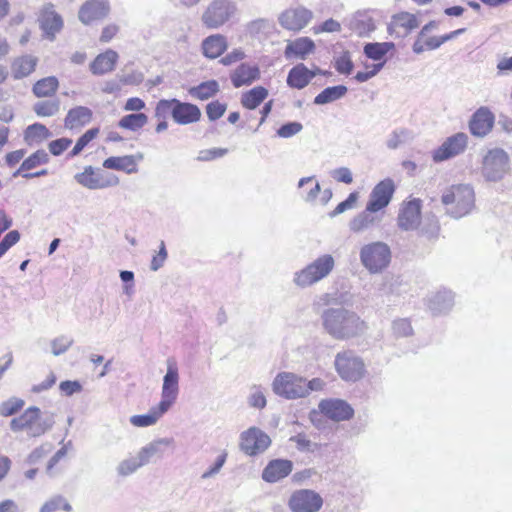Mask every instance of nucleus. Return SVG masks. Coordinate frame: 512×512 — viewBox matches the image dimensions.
<instances>
[{
	"mask_svg": "<svg viewBox=\"0 0 512 512\" xmlns=\"http://www.w3.org/2000/svg\"><path fill=\"white\" fill-rule=\"evenodd\" d=\"M422 201L414 198L404 203L400 214L398 224H419L421 220Z\"/></svg>",
	"mask_w": 512,
	"mask_h": 512,
	"instance_id": "nucleus-31",
	"label": "nucleus"
},
{
	"mask_svg": "<svg viewBox=\"0 0 512 512\" xmlns=\"http://www.w3.org/2000/svg\"><path fill=\"white\" fill-rule=\"evenodd\" d=\"M318 408L322 414L336 422L349 420L354 415V409L342 399L322 400Z\"/></svg>",
	"mask_w": 512,
	"mask_h": 512,
	"instance_id": "nucleus-16",
	"label": "nucleus"
},
{
	"mask_svg": "<svg viewBox=\"0 0 512 512\" xmlns=\"http://www.w3.org/2000/svg\"><path fill=\"white\" fill-rule=\"evenodd\" d=\"M59 388L61 392L64 393L66 396H71L75 393L81 392L82 385L77 380H65L60 383Z\"/></svg>",
	"mask_w": 512,
	"mask_h": 512,
	"instance_id": "nucleus-64",
	"label": "nucleus"
},
{
	"mask_svg": "<svg viewBox=\"0 0 512 512\" xmlns=\"http://www.w3.org/2000/svg\"><path fill=\"white\" fill-rule=\"evenodd\" d=\"M315 43L309 37H299L287 42L284 56L286 59L305 60L315 51Z\"/></svg>",
	"mask_w": 512,
	"mask_h": 512,
	"instance_id": "nucleus-22",
	"label": "nucleus"
},
{
	"mask_svg": "<svg viewBox=\"0 0 512 512\" xmlns=\"http://www.w3.org/2000/svg\"><path fill=\"white\" fill-rule=\"evenodd\" d=\"M219 91V84L216 80L202 82L199 85L189 89V94L200 100H207L213 97Z\"/></svg>",
	"mask_w": 512,
	"mask_h": 512,
	"instance_id": "nucleus-40",
	"label": "nucleus"
},
{
	"mask_svg": "<svg viewBox=\"0 0 512 512\" xmlns=\"http://www.w3.org/2000/svg\"><path fill=\"white\" fill-rule=\"evenodd\" d=\"M38 21L44 35L50 40H53L63 27L62 17L56 12L52 3L42 7Z\"/></svg>",
	"mask_w": 512,
	"mask_h": 512,
	"instance_id": "nucleus-17",
	"label": "nucleus"
},
{
	"mask_svg": "<svg viewBox=\"0 0 512 512\" xmlns=\"http://www.w3.org/2000/svg\"><path fill=\"white\" fill-rule=\"evenodd\" d=\"M314 34L320 33H336L341 31V24L332 18L324 21L318 26L312 28Z\"/></svg>",
	"mask_w": 512,
	"mask_h": 512,
	"instance_id": "nucleus-59",
	"label": "nucleus"
},
{
	"mask_svg": "<svg viewBox=\"0 0 512 512\" xmlns=\"http://www.w3.org/2000/svg\"><path fill=\"white\" fill-rule=\"evenodd\" d=\"M174 443L172 438H159L154 440L144 447H142L137 457L140 460V464L145 466L153 461L155 458H162L164 455V449Z\"/></svg>",
	"mask_w": 512,
	"mask_h": 512,
	"instance_id": "nucleus-23",
	"label": "nucleus"
},
{
	"mask_svg": "<svg viewBox=\"0 0 512 512\" xmlns=\"http://www.w3.org/2000/svg\"><path fill=\"white\" fill-rule=\"evenodd\" d=\"M99 134V128L87 130L76 142L73 149L69 152V157L77 156L93 139Z\"/></svg>",
	"mask_w": 512,
	"mask_h": 512,
	"instance_id": "nucleus-50",
	"label": "nucleus"
},
{
	"mask_svg": "<svg viewBox=\"0 0 512 512\" xmlns=\"http://www.w3.org/2000/svg\"><path fill=\"white\" fill-rule=\"evenodd\" d=\"M59 81L54 76L38 80L33 86V93L37 97H50L58 89Z\"/></svg>",
	"mask_w": 512,
	"mask_h": 512,
	"instance_id": "nucleus-41",
	"label": "nucleus"
},
{
	"mask_svg": "<svg viewBox=\"0 0 512 512\" xmlns=\"http://www.w3.org/2000/svg\"><path fill=\"white\" fill-rule=\"evenodd\" d=\"M200 118L201 110L197 105L176 99V105L173 111V120L175 123L188 125L198 122Z\"/></svg>",
	"mask_w": 512,
	"mask_h": 512,
	"instance_id": "nucleus-24",
	"label": "nucleus"
},
{
	"mask_svg": "<svg viewBox=\"0 0 512 512\" xmlns=\"http://www.w3.org/2000/svg\"><path fill=\"white\" fill-rule=\"evenodd\" d=\"M360 262L370 274L383 272L391 262L390 247L384 242H372L360 249Z\"/></svg>",
	"mask_w": 512,
	"mask_h": 512,
	"instance_id": "nucleus-5",
	"label": "nucleus"
},
{
	"mask_svg": "<svg viewBox=\"0 0 512 512\" xmlns=\"http://www.w3.org/2000/svg\"><path fill=\"white\" fill-rule=\"evenodd\" d=\"M509 169V156L500 148H495L486 154L483 159L482 173L488 181H499Z\"/></svg>",
	"mask_w": 512,
	"mask_h": 512,
	"instance_id": "nucleus-9",
	"label": "nucleus"
},
{
	"mask_svg": "<svg viewBox=\"0 0 512 512\" xmlns=\"http://www.w3.org/2000/svg\"><path fill=\"white\" fill-rule=\"evenodd\" d=\"M20 239V233L17 230L8 232L0 241V253L2 256L14 246Z\"/></svg>",
	"mask_w": 512,
	"mask_h": 512,
	"instance_id": "nucleus-61",
	"label": "nucleus"
},
{
	"mask_svg": "<svg viewBox=\"0 0 512 512\" xmlns=\"http://www.w3.org/2000/svg\"><path fill=\"white\" fill-rule=\"evenodd\" d=\"M140 467H143V466H142V464H140V460L136 456L133 458H128V459L122 460L118 464L116 470H117L118 475H120L122 477H127V476L133 474L134 472H136Z\"/></svg>",
	"mask_w": 512,
	"mask_h": 512,
	"instance_id": "nucleus-53",
	"label": "nucleus"
},
{
	"mask_svg": "<svg viewBox=\"0 0 512 512\" xmlns=\"http://www.w3.org/2000/svg\"><path fill=\"white\" fill-rule=\"evenodd\" d=\"M48 162V153L45 150H37L22 162L20 168L13 174V176L16 177L18 175H22L23 171L34 169L39 165L46 164Z\"/></svg>",
	"mask_w": 512,
	"mask_h": 512,
	"instance_id": "nucleus-42",
	"label": "nucleus"
},
{
	"mask_svg": "<svg viewBox=\"0 0 512 512\" xmlns=\"http://www.w3.org/2000/svg\"><path fill=\"white\" fill-rule=\"evenodd\" d=\"M494 115L487 107H480L469 121V129L472 135L486 136L493 128Z\"/></svg>",
	"mask_w": 512,
	"mask_h": 512,
	"instance_id": "nucleus-21",
	"label": "nucleus"
},
{
	"mask_svg": "<svg viewBox=\"0 0 512 512\" xmlns=\"http://www.w3.org/2000/svg\"><path fill=\"white\" fill-rule=\"evenodd\" d=\"M179 395V372L177 363L173 359L167 360V371L163 377L161 400L158 404L161 409H169L175 404Z\"/></svg>",
	"mask_w": 512,
	"mask_h": 512,
	"instance_id": "nucleus-11",
	"label": "nucleus"
},
{
	"mask_svg": "<svg viewBox=\"0 0 512 512\" xmlns=\"http://www.w3.org/2000/svg\"><path fill=\"white\" fill-rule=\"evenodd\" d=\"M334 366L338 375L344 381L356 382L365 373V365L362 359L351 350L337 353Z\"/></svg>",
	"mask_w": 512,
	"mask_h": 512,
	"instance_id": "nucleus-7",
	"label": "nucleus"
},
{
	"mask_svg": "<svg viewBox=\"0 0 512 512\" xmlns=\"http://www.w3.org/2000/svg\"><path fill=\"white\" fill-rule=\"evenodd\" d=\"M267 96L268 90L262 86H257L242 95L241 104L247 109H255Z\"/></svg>",
	"mask_w": 512,
	"mask_h": 512,
	"instance_id": "nucleus-37",
	"label": "nucleus"
},
{
	"mask_svg": "<svg viewBox=\"0 0 512 512\" xmlns=\"http://www.w3.org/2000/svg\"><path fill=\"white\" fill-rule=\"evenodd\" d=\"M118 53L112 49L99 54L90 65V70L94 75H103L114 70L118 61Z\"/></svg>",
	"mask_w": 512,
	"mask_h": 512,
	"instance_id": "nucleus-29",
	"label": "nucleus"
},
{
	"mask_svg": "<svg viewBox=\"0 0 512 512\" xmlns=\"http://www.w3.org/2000/svg\"><path fill=\"white\" fill-rule=\"evenodd\" d=\"M467 143L468 136L462 132L448 137L432 152L433 161L439 163L461 154L466 149Z\"/></svg>",
	"mask_w": 512,
	"mask_h": 512,
	"instance_id": "nucleus-14",
	"label": "nucleus"
},
{
	"mask_svg": "<svg viewBox=\"0 0 512 512\" xmlns=\"http://www.w3.org/2000/svg\"><path fill=\"white\" fill-rule=\"evenodd\" d=\"M37 58L32 55H24L14 59L11 65L13 77L22 79L30 75L36 67Z\"/></svg>",
	"mask_w": 512,
	"mask_h": 512,
	"instance_id": "nucleus-33",
	"label": "nucleus"
},
{
	"mask_svg": "<svg viewBox=\"0 0 512 512\" xmlns=\"http://www.w3.org/2000/svg\"><path fill=\"white\" fill-rule=\"evenodd\" d=\"M202 49L206 57L217 58L226 49V39L222 35L209 36L203 41Z\"/></svg>",
	"mask_w": 512,
	"mask_h": 512,
	"instance_id": "nucleus-35",
	"label": "nucleus"
},
{
	"mask_svg": "<svg viewBox=\"0 0 512 512\" xmlns=\"http://www.w3.org/2000/svg\"><path fill=\"white\" fill-rule=\"evenodd\" d=\"M303 129V126L300 122H288L286 124H283L281 127L277 130V136L280 138H290L294 135L301 132Z\"/></svg>",
	"mask_w": 512,
	"mask_h": 512,
	"instance_id": "nucleus-57",
	"label": "nucleus"
},
{
	"mask_svg": "<svg viewBox=\"0 0 512 512\" xmlns=\"http://www.w3.org/2000/svg\"><path fill=\"white\" fill-rule=\"evenodd\" d=\"M323 330L338 341L350 340L363 335L367 323L353 310L345 307H329L320 314Z\"/></svg>",
	"mask_w": 512,
	"mask_h": 512,
	"instance_id": "nucleus-1",
	"label": "nucleus"
},
{
	"mask_svg": "<svg viewBox=\"0 0 512 512\" xmlns=\"http://www.w3.org/2000/svg\"><path fill=\"white\" fill-rule=\"evenodd\" d=\"M395 45L393 42H375L367 43L364 46L363 52L367 58L373 61H380L384 59L386 54L394 49Z\"/></svg>",
	"mask_w": 512,
	"mask_h": 512,
	"instance_id": "nucleus-36",
	"label": "nucleus"
},
{
	"mask_svg": "<svg viewBox=\"0 0 512 512\" xmlns=\"http://www.w3.org/2000/svg\"><path fill=\"white\" fill-rule=\"evenodd\" d=\"M260 76L258 66L241 64L238 66L233 74L231 75L232 84L238 88L244 85H249L253 81L257 80Z\"/></svg>",
	"mask_w": 512,
	"mask_h": 512,
	"instance_id": "nucleus-30",
	"label": "nucleus"
},
{
	"mask_svg": "<svg viewBox=\"0 0 512 512\" xmlns=\"http://www.w3.org/2000/svg\"><path fill=\"white\" fill-rule=\"evenodd\" d=\"M226 459H227L226 452H223L222 454H220L217 457V459L215 460L214 464L201 475V479H209V478H212L215 475H217L220 472V470L222 469V467L224 466Z\"/></svg>",
	"mask_w": 512,
	"mask_h": 512,
	"instance_id": "nucleus-63",
	"label": "nucleus"
},
{
	"mask_svg": "<svg viewBox=\"0 0 512 512\" xmlns=\"http://www.w3.org/2000/svg\"><path fill=\"white\" fill-rule=\"evenodd\" d=\"M148 122V117L144 113H132L123 116L119 122L118 126L123 129H127L130 131H138L143 128Z\"/></svg>",
	"mask_w": 512,
	"mask_h": 512,
	"instance_id": "nucleus-43",
	"label": "nucleus"
},
{
	"mask_svg": "<svg viewBox=\"0 0 512 512\" xmlns=\"http://www.w3.org/2000/svg\"><path fill=\"white\" fill-rule=\"evenodd\" d=\"M394 192L395 185L390 178H386L376 184L370 192L366 209L362 214L363 219L359 224H369L379 220V213H383V210L389 205Z\"/></svg>",
	"mask_w": 512,
	"mask_h": 512,
	"instance_id": "nucleus-4",
	"label": "nucleus"
},
{
	"mask_svg": "<svg viewBox=\"0 0 512 512\" xmlns=\"http://www.w3.org/2000/svg\"><path fill=\"white\" fill-rule=\"evenodd\" d=\"M60 510L70 512L72 506L63 496L57 495L46 501L41 507L40 512H57Z\"/></svg>",
	"mask_w": 512,
	"mask_h": 512,
	"instance_id": "nucleus-48",
	"label": "nucleus"
},
{
	"mask_svg": "<svg viewBox=\"0 0 512 512\" xmlns=\"http://www.w3.org/2000/svg\"><path fill=\"white\" fill-rule=\"evenodd\" d=\"M168 412L165 408L161 409L158 404L150 408L147 414L133 415L130 417V423L135 427H149L157 423V421Z\"/></svg>",
	"mask_w": 512,
	"mask_h": 512,
	"instance_id": "nucleus-34",
	"label": "nucleus"
},
{
	"mask_svg": "<svg viewBox=\"0 0 512 512\" xmlns=\"http://www.w3.org/2000/svg\"><path fill=\"white\" fill-rule=\"evenodd\" d=\"M316 76V72L308 69L303 63L295 65L288 73L287 84L291 88L303 89Z\"/></svg>",
	"mask_w": 512,
	"mask_h": 512,
	"instance_id": "nucleus-28",
	"label": "nucleus"
},
{
	"mask_svg": "<svg viewBox=\"0 0 512 512\" xmlns=\"http://www.w3.org/2000/svg\"><path fill=\"white\" fill-rule=\"evenodd\" d=\"M464 32H465V29L460 28V29L454 30V31H452L448 34L442 35V36H431V37L426 36L424 38V40L426 42L427 50H435V49L439 48L445 42L454 39L455 37L463 34Z\"/></svg>",
	"mask_w": 512,
	"mask_h": 512,
	"instance_id": "nucleus-47",
	"label": "nucleus"
},
{
	"mask_svg": "<svg viewBox=\"0 0 512 512\" xmlns=\"http://www.w3.org/2000/svg\"><path fill=\"white\" fill-rule=\"evenodd\" d=\"M335 268V259L331 254H323L308 263L293 275L295 286L305 289L327 278Z\"/></svg>",
	"mask_w": 512,
	"mask_h": 512,
	"instance_id": "nucleus-3",
	"label": "nucleus"
},
{
	"mask_svg": "<svg viewBox=\"0 0 512 512\" xmlns=\"http://www.w3.org/2000/svg\"><path fill=\"white\" fill-rule=\"evenodd\" d=\"M72 144V140L69 138H59L49 143V151L54 156L61 155L68 147Z\"/></svg>",
	"mask_w": 512,
	"mask_h": 512,
	"instance_id": "nucleus-62",
	"label": "nucleus"
},
{
	"mask_svg": "<svg viewBox=\"0 0 512 512\" xmlns=\"http://www.w3.org/2000/svg\"><path fill=\"white\" fill-rule=\"evenodd\" d=\"M105 169L124 171L127 174L137 172V164L133 155L113 156L104 160Z\"/></svg>",
	"mask_w": 512,
	"mask_h": 512,
	"instance_id": "nucleus-32",
	"label": "nucleus"
},
{
	"mask_svg": "<svg viewBox=\"0 0 512 512\" xmlns=\"http://www.w3.org/2000/svg\"><path fill=\"white\" fill-rule=\"evenodd\" d=\"M24 405L23 399L11 397L0 404V415L4 417L12 416L19 412Z\"/></svg>",
	"mask_w": 512,
	"mask_h": 512,
	"instance_id": "nucleus-51",
	"label": "nucleus"
},
{
	"mask_svg": "<svg viewBox=\"0 0 512 512\" xmlns=\"http://www.w3.org/2000/svg\"><path fill=\"white\" fill-rule=\"evenodd\" d=\"M358 193L357 192H352L349 194V196L347 197L346 200L342 201L341 203H339L336 208L330 213L331 216H336V215H339L349 209H352L357 200H358Z\"/></svg>",
	"mask_w": 512,
	"mask_h": 512,
	"instance_id": "nucleus-60",
	"label": "nucleus"
},
{
	"mask_svg": "<svg viewBox=\"0 0 512 512\" xmlns=\"http://www.w3.org/2000/svg\"><path fill=\"white\" fill-rule=\"evenodd\" d=\"M419 24L420 22L415 14L400 12L392 16L388 32L397 38H403L416 29Z\"/></svg>",
	"mask_w": 512,
	"mask_h": 512,
	"instance_id": "nucleus-19",
	"label": "nucleus"
},
{
	"mask_svg": "<svg viewBox=\"0 0 512 512\" xmlns=\"http://www.w3.org/2000/svg\"><path fill=\"white\" fill-rule=\"evenodd\" d=\"M40 414L41 411L38 407L30 406L19 416L31 437L45 434L55 424L53 413H45L44 417H40Z\"/></svg>",
	"mask_w": 512,
	"mask_h": 512,
	"instance_id": "nucleus-10",
	"label": "nucleus"
},
{
	"mask_svg": "<svg viewBox=\"0 0 512 512\" xmlns=\"http://www.w3.org/2000/svg\"><path fill=\"white\" fill-rule=\"evenodd\" d=\"M447 213L454 219L469 214L474 208L475 193L469 184H456L448 187L441 196Z\"/></svg>",
	"mask_w": 512,
	"mask_h": 512,
	"instance_id": "nucleus-2",
	"label": "nucleus"
},
{
	"mask_svg": "<svg viewBox=\"0 0 512 512\" xmlns=\"http://www.w3.org/2000/svg\"><path fill=\"white\" fill-rule=\"evenodd\" d=\"M272 386L275 394L286 399L306 397L304 378L293 373H279L275 377Z\"/></svg>",
	"mask_w": 512,
	"mask_h": 512,
	"instance_id": "nucleus-8",
	"label": "nucleus"
},
{
	"mask_svg": "<svg viewBox=\"0 0 512 512\" xmlns=\"http://www.w3.org/2000/svg\"><path fill=\"white\" fill-rule=\"evenodd\" d=\"M412 138L411 132L406 128L396 129L390 133L386 140L387 148L391 150L397 149L400 145L406 143Z\"/></svg>",
	"mask_w": 512,
	"mask_h": 512,
	"instance_id": "nucleus-46",
	"label": "nucleus"
},
{
	"mask_svg": "<svg viewBox=\"0 0 512 512\" xmlns=\"http://www.w3.org/2000/svg\"><path fill=\"white\" fill-rule=\"evenodd\" d=\"M270 443L271 440L267 434L252 427L241 434L240 448L247 455L253 456L265 451Z\"/></svg>",
	"mask_w": 512,
	"mask_h": 512,
	"instance_id": "nucleus-15",
	"label": "nucleus"
},
{
	"mask_svg": "<svg viewBox=\"0 0 512 512\" xmlns=\"http://www.w3.org/2000/svg\"><path fill=\"white\" fill-rule=\"evenodd\" d=\"M288 505L293 512H318L323 505V499L313 490L302 489L290 496Z\"/></svg>",
	"mask_w": 512,
	"mask_h": 512,
	"instance_id": "nucleus-13",
	"label": "nucleus"
},
{
	"mask_svg": "<svg viewBox=\"0 0 512 512\" xmlns=\"http://www.w3.org/2000/svg\"><path fill=\"white\" fill-rule=\"evenodd\" d=\"M95 179H97L98 190L114 187L119 184V178L100 168H95Z\"/></svg>",
	"mask_w": 512,
	"mask_h": 512,
	"instance_id": "nucleus-49",
	"label": "nucleus"
},
{
	"mask_svg": "<svg viewBox=\"0 0 512 512\" xmlns=\"http://www.w3.org/2000/svg\"><path fill=\"white\" fill-rule=\"evenodd\" d=\"M347 91L348 89L344 85L327 87L314 98V103L317 105L331 103L344 97Z\"/></svg>",
	"mask_w": 512,
	"mask_h": 512,
	"instance_id": "nucleus-38",
	"label": "nucleus"
},
{
	"mask_svg": "<svg viewBox=\"0 0 512 512\" xmlns=\"http://www.w3.org/2000/svg\"><path fill=\"white\" fill-rule=\"evenodd\" d=\"M293 464L290 460L275 459L270 461L262 472V479L268 483H275L287 477L292 471Z\"/></svg>",
	"mask_w": 512,
	"mask_h": 512,
	"instance_id": "nucleus-25",
	"label": "nucleus"
},
{
	"mask_svg": "<svg viewBox=\"0 0 512 512\" xmlns=\"http://www.w3.org/2000/svg\"><path fill=\"white\" fill-rule=\"evenodd\" d=\"M348 28L359 37H368L376 29L370 10H359L346 19Z\"/></svg>",
	"mask_w": 512,
	"mask_h": 512,
	"instance_id": "nucleus-20",
	"label": "nucleus"
},
{
	"mask_svg": "<svg viewBox=\"0 0 512 512\" xmlns=\"http://www.w3.org/2000/svg\"><path fill=\"white\" fill-rule=\"evenodd\" d=\"M74 179L78 184L87 189L98 190L95 168L92 166H86L83 172L75 174Z\"/></svg>",
	"mask_w": 512,
	"mask_h": 512,
	"instance_id": "nucleus-45",
	"label": "nucleus"
},
{
	"mask_svg": "<svg viewBox=\"0 0 512 512\" xmlns=\"http://www.w3.org/2000/svg\"><path fill=\"white\" fill-rule=\"evenodd\" d=\"M226 109L227 105L225 103L212 101L206 106L207 117L210 121H215L224 115Z\"/></svg>",
	"mask_w": 512,
	"mask_h": 512,
	"instance_id": "nucleus-58",
	"label": "nucleus"
},
{
	"mask_svg": "<svg viewBox=\"0 0 512 512\" xmlns=\"http://www.w3.org/2000/svg\"><path fill=\"white\" fill-rule=\"evenodd\" d=\"M334 67L340 74L349 75L354 68L350 53L344 51L340 56L335 58Z\"/></svg>",
	"mask_w": 512,
	"mask_h": 512,
	"instance_id": "nucleus-54",
	"label": "nucleus"
},
{
	"mask_svg": "<svg viewBox=\"0 0 512 512\" xmlns=\"http://www.w3.org/2000/svg\"><path fill=\"white\" fill-rule=\"evenodd\" d=\"M313 19V12L306 7L298 6L283 11L278 22L280 26L291 32H299L304 29Z\"/></svg>",
	"mask_w": 512,
	"mask_h": 512,
	"instance_id": "nucleus-12",
	"label": "nucleus"
},
{
	"mask_svg": "<svg viewBox=\"0 0 512 512\" xmlns=\"http://www.w3.org/2000/svg\"><path fill=\"white\" fill-rule=\"evenodd\" d=\"M393 334L396 337H407L413 332L411 323L408 319H397L392 323Z\"/></svg>",
	"mask_w": 512,
	"mask_h": 512,
	"instance_id": "nucleus-56",
	"label": "nucleus"
},
{
	"mask_svg": "<svg viewBox=\"0 0 512 512\" xmlns=\"http://www.w3.org/2000/svg\"><path fill=\"white\" fill-rule=\"evenodd\" d=\"M73 339L66 336L61 335L56 337L51 341V352L54 356H59L64 354L73 344Z\"/></svg>",
	"mask_w": 512,
	"mask_h": 512,
	"instance_id": "nucleus-55",
	"label": "nucleus"
},
{
	"mask_svg": "<svg viewBox=\"0 0 512 512\" xmlns=\"http://www.w3.org/2000/svg\"><path fill=\"white\" fill-rule=\"evenodd\" d=\"M176 105V99H161L157 102L154 116L157 119H166L169 115L173 118V111Z\"/></svg>",
	"mask_w": 512,
	"mask_h": 512,
	"instance_id": "nucleus-52",
	"label": "nucleus"
},
{
	"mask_svg": "<svg viewBox=\"0 0 512 512\" xmlns=\"http://www.w3.org/2000/svg\"><path fill=\"white\" fill-rule=\"evenodd\" d=\"M454 305V295L450 290H439L428 298V308L433 315L445 314Z\"/></svg>",
	"mask_w": 512,
	"mask_h": 512,
	"instance_id": "nucleus-26",
	"label": "nucleus"
},
{
	"mask_svg": "<svg viewBox=\"0 0 512 512\" xmlns=\"http://www.w3.org/2000/svg\"><path fill=\"white\" fill-rule=\"evenodd\" d=\"M50 137V131L41 123L29 125L24 132V140L28 145L40 143Z\"/></svg>",
	"mask_w": 512,
	"mask_h": 512,
	"instance_id": "nucleus-39",
	"label": "nucleus"
},
{
	"mask_svg": "<svg viewBox=\"0 0 512 512\" xmlns=\"http://www.w3.org/2000/svg\"><path fill=\"white\" fill-rule=\"evenodd\" d=\"M34 112L40 117H50L56 115L60 110L58 100H44L34 104Z\"/></svg>",
	"mask_w": 512,
	"mask_h": 512,
	"instance_id": "nucleus-44",
	"label": "nucleus"
},
{
	"mask_svg": "<svg viewBox=\"0 0 512 512\" xmlns=\"http://www.w3.org/2000/svg\"><path fill=\"white\" fill-rule=\"evenodd\" d=\"M93 112L85 106L70 109L64 119V126L69 130L79 129L91 122Z\"/></svg>",
	"mask_w": 512,
	"mask_h": 512,
	"instance_id": "nucleus-27",
	"label": "nucleus"
},
{
	"mask_svg": "<svg viewBox=\"0 0 512 512\" xmlns=\"http://www.w3.org/2000/svg\"><path fill=\"white\" fill-rule=\"evenodd\" d=\"M237 12L234 0H211L204 10L201 21L209 29H218L227 23Z\"/></svg>",
	"mask_w": 512,
	"mask_h": 512,
	"instance_id": "nucleus-6",
	"label": "nucleus"
},
{
	"mask_svg": "<svg viewBox=\"0 0 512 512\" xmlns=\"http://www.w3.org/2000/svg\"><path fill=\"white\" fill-rule=\"evenodd\" d=\"M110 11L107 0H87L79 9L78 18L85 24L104 19Z\"/></svg>",
	"mask_w": 512,
	"mask_h": 512,
	"instance_id": "nucleus-18",
	"label": "nucleus"
}]
</instances>
